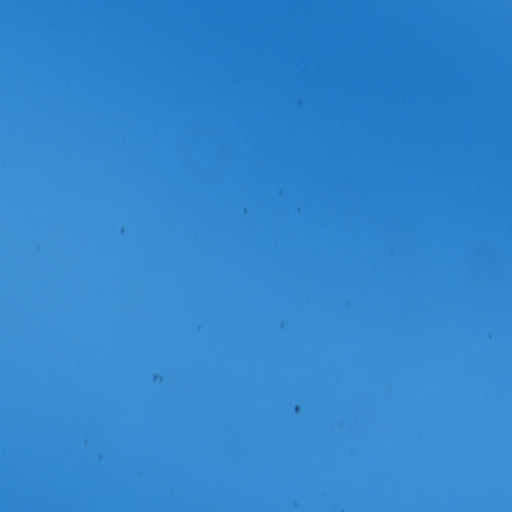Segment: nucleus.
Listing matches in <instances>:
<instances>
[{
  "instance_id": "32",
  "label": "nucleus",
  "mask_w": 512,
  "mask_h": 512,
  "mask_svg": "<svg viewBox=\"0 0 512 512\" xmlns=\"http://www.w3.org/2000/svg\"><path fill=\"white\" fill-rule=\"evenodd\" d=\"M1 311H4V302H1Z\"/></svg>"
},
{
  "instance_id": "7",
  "label": "nucleus",
  "mask_w": 512,
  "mask_h": 512,
  "mask_svg": "<svg viewBox=\"0 0 512 512\" xmlns=\"http://www.w3.org/2000/svg\"><path fill=\"white\" fill-rule=\"evenodd\" d=\"M1 213H4V184H1Z\"/></svg>"
},
{
  "instance_id": "37",
  "label": "nucleus",
  "mask_w": 512,
  "mask_h": 512,
  "mask_svg": "<svg viewBox=\"0 0 512 512\" xmlns=\"http://www.w3.org/2000/svg\"><path fill=\"white\" fill-rule=\"evenodd\" d=\"M1 125H2V126L4 125V122H3V121L1 122Z\"/></svg>"
},
{
  "instance_id": "39",
  "label": "nucleus",
  "mask_w": 512,
  "mask_h": 512,
  "mask_svg": "<svg viewBox=\"0 0 512 512\" xmlns=\"http://www.w3.org/2000/svg\"><path fill=\"white\" fill-rule=\"evenodd\" d=\"M1 393H2V394L4 393V390H3V389L1 390Z\"/></svg>"
},
{
  "instance_id": "21",
  "label": "nucleus",
  "mask_w": 512,
  "mask_h": 512,
  "mask_svg": "<svg viewBox=\"0 0 512 512\" xmlns=\"http://www.w3.org/2000/svg\"><path fill=\"white\" fill-rule=\"evenodd\" d=\"M1 297H4V284H1Z\"/></svg>"
},
{
  "instance_id": "13",
  "label": "nucleus",
  "mask_w": 512,
  "mask_h": 512,
  "mask_svg": "<svg viewBox=\"0 0 512 512\" xmlns=\"http://www.w3.org/2000/svg\"><path fill=\"white\" fill-rule=\"evenodd\" d=\"M1 213H4V184H1Z\"/></svg>"
},
{
  "instance_id": "28",
  "label": "nucleus",
  "mask_w": 512,
  "mask_h": 512,
  "mask_svg": "<svg viewBox=\"0 0 512 512\" xmlns=\"http://www.w3.org/2000/svg\"><path fill=\"white\" fill-rule=\"evenodd\" d=\"M1 363H4V352H1Z\"/></svg>"
},
{
  "instance_id": "1",
  "label": "nucleus",
  "mask_w": 512,
  "mask_h": 512,
  "mask_svg": "<svg viewBox=\"0 0 512 512\" xmlns=\"http://www.w3.org/2000/svg\"><path fill=\"white\" fill-rule=\"evenodd\" d=\"M1 213H4V184H1Z\"/></svg>"
},
{
  "instance_id": "33",
  "label": "nucleus",
  "mask_w": 512,
  "mask_h": 512,
  "mask_svg": "<svg viewBox=\"0 0 512 512\" xmlns=\"http://www.w3.org/2000/svg\"><path fill=\"white\" fill-rule=\"evenodd\" d=\"M1 311H4V302H1Z\"/></svg>"
},
{
  "instance_id": "17",
  "label": "nucleus",
  "mask_w": 512,
  "mask_h": 512,
  "mask_svg": "<svg viewBox=\"0 0 512 512\" xmlns=\"http://www.w3.org/2000/svg\"><path fill=\"white\" fill-rule=\"evenodd\" d=\"M1 339H4V326H1Z\"/></svg>"
},
{
  "instance_id": "12",
  "label": "nucleus",
  "mask_w": 512,
  "mask_h": 512,
  "mask_svg": "<svg viewBox=\"0 0 512 512\" xmlns=\"http://www.w3.org/2000/svg\"><path fill=\"white\" fill-rule=\"evenodd\" d=\"M1 213H4V184H1Z\"/></svg>"
},
{
  "instance_id": "4",
  "label": "nucleus",
  "mask_w": 512,
  "mask_h": 512,
  "mask_svg": "<svg viewBox=\"0 0 512 512\" xmlns=\"http://www.w3.org/2000/svg\"><path fill=\"white\" fill-rule=\"evenodd\" d=\"M1 213H4V184H1Z\"/></svg>"
},
{
  "instance_id": "38",
  "label": "nucleus",
  "mask_w": 512,
  "mask_h": 512,
  "mask_svg": "<svg viewBox=\"0 0 512 512\" xmlns=\"http://www.w3.org/2000/svg\"><path fill=\"white\" fill-rule=\"evenodd\" d=\"M1 159H2V160L4 159V156H3V155L1 156Z\"/></svg>"
},
{
  "instance_id": "14",
  "label": "nucleus",
  "mask_w": 512,
  "mask_h": 512,
  "mask_svg": "<svg viewBox=\"0 0 512 512\" xmlns=\"http://www.w3.org/2000/svg\"><path fill=\"white\" fill-rule=\"evenodd\" d=\"M1 213H4V184H1Z\"/></svg>"
},
{
  "instance_id": "29",
  "label": "nucleus",
  "mask_w": 512,
  "mask_h": 512,
  "mask_svg": "<svg viewBox=\"0 0 512 512\" xmlns=\"http://www.w3.org/2000/svg\"><path fill=\"white\" fill-rule=\"evenodd\" d=\"M1 363H4V352H1Z\"/></svg>"
},
{
  "instance_id": "8",
  "label": "nucleus",
  "mask_w": 512,
  "mask_h": 512,
  "mask_svg": "<svg viewBox=\"0 0 512 512\" xmlns=\"http://www.w3.org/2000/svg\"><path fill=\"white\" fill-rule=\"evenodd\" d=\"M1 213H4V184H1Z\"/></svg>"
},
{
  "instance_id": "36",
  "label": "nucleus",
  "mask_w": 512,
  "mask_h": 512,
  "mask_svg": "<svg viewBox=\"0 0 512 512\" xmlns=\"http://www.w3.org/2000/svg\"><path fill=\"white\" fill-rule=\"evenodd\" d=\"M1 101H2V102L4 101V98H3V97L1 98Z\"/></svg>"
},
{
  "instance_id": "26",
  "label": "nucleus",
  "mask_w": 512,
  "mask_h": 512,
  "mask_svg": "<svg viewBox=\"0 0 512 512\" xmlns=\"http://www.w3.org/2000/svg\"><path fill=\"white\" fill-rule=\"evenodd\" d=\"M1 297H4V284H1Z\"/></svg>"
},
{
  "instance_id": "22",
  "label": "nucleus",
  "mask_w": 512,
  "mask_h": 512,
  "mask_svg": "<svg viewBox=\"0 0 512 512\" xmlns=\"http://www.w3.org/2000/svg\"><path fill=\"white\" fill-rule=\"evenodd\" d=\"M1 297H4V284H1Z\"/></svg>"
},
{
  "instance_id": "23",
  "label": "nucleus",
  "mask_w": 512,
  "mask_h": 512,
  "mask_svg": "<svg viewBox=\"0 0 512 512\" xmlns=\"http://www.w3.org/2000/svg\"><path fill=\"white\" fill-rule=\"evenodd\" d=\"M1 297H4V284H1Z\"/></svg>"
},
{
  "instance_id": "35",
  "label": "nucleus",
  "mask_w": 512,
  "mask_h": 512,
  "mask_svg": "<svg viewBox=\"0 0 512 512\" xmlns=\"http://www.w3.org/2000/svg\"><path fill=\"white\" fill-rule=\"evenodd\" d=\"M1 311H4V302H1Z\"/></svg>"
},
{
  "instance_id": "9",
  "label": "nucleus",
  "mask_w": 512,
  "mask_h": 512,
  "mask_svg": "<svg viewBox=\"0 0 512 512\" xmlns=\"http://www.w3.org/2000/svg\"><path fill=\"white\" fill-rule=\"evenodd\" d=\"M1 213H4V184H1Z\"/></svg>"
},
{
  "instance_id": "25",
  "label": "nucleus",
  "mask_w": 512,
  "mask_h": 512,
  "mask_svg": "<svg viewBox=\"0 0 512 512\" xmlns=\"http://www.w3.org/2000/svg\"><path fill=\"white\" fill-rule=\"evenodd\" d=\"M1 297H4V284H1Z\"/></svg>"
},
{
  "instance_id": "30",
  "label": "nucleus",
  "mask_w": 512,
  "mask_h": 512,
  "mask_svg": "<svg viewBox=\"0 0 512 512\" xmlns=\"http://www.w3.org/2000/svg\"><path fill=\"white\" fill-rule=\"evenodd\" d=\"M1 363H4V352H1Z\"/></svg>"
},
{
  "instance_id": "2",
  "label": "nucleus",
  "mask_w": 512,
  "mask_h": 512,
  "mask_svg": "<svg viewBox=\"0 0 512 512\" xmlns=\"http://www.w3.org/2000/svg\"><path fill=\"white\" fill-rule=\"evenodd\" d=\"M1 213H4V184H1Z\"/></svg>"
},
{
  "instance_id": "18",
  "label": "nucleus",
  "mask_w": 512,
  "mask_h": 512,
  "mask_svg": "<svg viewBox=\"0 0 512 512\" xmlns=\"http://www.w3.org/2000/svg\"><path fill=\"white\" fill-rule=\"evenodd\" d=\"M1 339H4V326H1Z\"/></svg>"
},
{
  "instance_id": "10",
  "label": "nucleus",
  "mask_w": 512,
  "mask_h": 512,
  "mask_svg": "<svg viewBox=\"0 0 512 512\" xmlns=\"http://www.w3.org/2000/svg\"><path fill=\"white\" fill-rule=\"evenodd\" d=\"M1 213H4V184H1Z\"/></svg>"
},
{
  "instance_id": "31",
  "label": "nucleus",
  "mask_w": 512,
  "mask_h": 512,
  "mask_svg": "<svg viewBox=\"0 0 512 512\" xmlns=\"http://www.w3.org/2000/svg\"><path fill=\"white\" fill-rule=\"evenodd\" d=\"M1 363H4V352H1Z\"/></svg>"
},
{
  "instance_id": "15",
  "label": "nucleus",
  "mask_w": 512,
  "mask_h": 512,
  "mask_svg": "<svg viewBox=\"0 0 512 512\" xmlns=\"http://www.w3.org/2000/svg\"><path fill=\"white\" fill-rule=\"evenodd\" d=\"M1 339H4V326H1Z\"/></svg>"
},
{
  "instance_id": "19",
  "label": "nucleus",
  "mask_w": 512,
  "mask_h": 512,
  "mask_svg": "<svg viewBox=\"0 0 512 512\" xmlns=\"http://www.w3.org/2000/svg\"><path fill=\"white\" fill-rule=\"evenodd\" d=\"M1 339H4V326H1Z\"/></svg>"
},
{
  "instance_id": "27",
  "label": "nucleus",
  "mask_w": 512,
  "mask_h": 512,
  "mask_svg": "<svg viewBox=\"0 0 512 512\" xmlns=\"http://www.w3.org/2000/svg\"><path fill=\"white\" fill-rule=\"evenodd\" d=\"M1 363H4V352H1Z\"/></svg>"
},
{
  "instance_id": "34",
  "label": "nucleus",
  "mask_w": 512,
  "mask_h": 512,
  "mask_svg": "<svg viewBox=\"0 0 512 512\" xmlns=\"http://www.w3.org/2000/svg\"><path fill=\"white\" fill-rule=\"evenodd\" d=\"M1 311H4V302H1Z\"/></svg>"
},
{
  "instance_id": "40",
  "label": "nucleus",
  "mask_w": 512,
  "mask_h": 512,
  "mask_svg": "<svg viewBox=\"0 0 512 512\" xmlns=\"http://www.w3.org/2000/svg\"><path fill=\"white\" fill-rule=\"evenodd\" d=\"M1 453H2V454L4 453V450H3V449L1 450Z\"/></svg>"
},
{
  "instance_id": "20",
  "label": "nucleus",
  "mask_w": 512,
  "mask_h": 512,
  "mask_svg": "<svg viewBox=\"0 0 512 512\" xmlns=\"http://www.w3.org/2000/svg\"><path fill=\"white\" fill-rule=\"evenodd\" d=\"M1 339H4V326H1Z\"/></svg>"
},
{
  "instance_id": "5",
  "label": "nucleus",
  "mask_w": 512,
  "mask_h": 512,
  "mask_svg": "<svg viewBox=\"0 0 512 512\" xmlns=\"http://www.w3.org/2000/svg\"><path fill=\"white\" fill-rule=\"evenodd\" d=\"M1 213H4V184H1Z\"/></svg>"
},
{
  "instance_id": "3",
  "label": "nucleus",
  "mask_w": 512,
  "mask_h": 512,
  "mask_svg": "<svg viewBox=\"0 0 512 512\" xmlns=\"http://www.w3.org/2000/svg\"><path fill=\"white\" fill-rule=\"evenodd\" d=\"M1 213H4V184H1Z\"/></svg>"
},
{
  "instance_id": "6",
  "label": "nucleus",
  "mask_w": 512,
  "mask_h": 512,
  "mask_svg": "<svg viewBox=\"0 0 512 512\" xmlns=\"http://www.w3.org/2000/svg\"><path fill=\"white\" fill-rule=\"evenodd\" d=\"M1 213H4V184H1Z\"/></svg>"
},
{
  "instance_id": "16",
  "label": "nucleus",
  "mask_w": 512,
  "mask_h": 512,
  "mask_svg": "<svg viewBox=\"0 0 512 512\" xmlns=\"http://www.w3.org/2000/svg\"><path fill=\"white\" fill-rule=\"evenodd\" d=\"M1 339H4V326H1Z\"/></svg>"
},
{
  "instance_id": "24",
  "label": "nucleus",
  "mask_w": 512,
  "mask_h": 512,
  "mask_svg": "<svg viewBox=\"0 0 512 512\" xmlns=\"http://www.w3.org/2000/svg\"><path fill=\"white\" fill-rule=\"evenodd\" d=\"M1 297H4V284H1Z\"/></svg>"
},
{
  "instance_id": "11",
  "label": "nucleus",
  "mask_w": 512,
  "mask_h": 512,
  "mask_svg": "<svg viewBox=\"0 0 512 512\" xmlns=\"http://www.w3.org/2000/svg\"><path fill=\"white\" fill-rule=\"evenodd\" d=\"M1 213H4V184H1Z\"/></svg>"
}]
</instances>
